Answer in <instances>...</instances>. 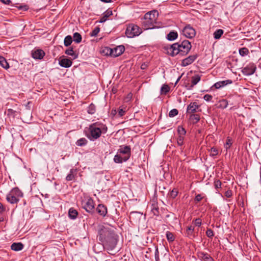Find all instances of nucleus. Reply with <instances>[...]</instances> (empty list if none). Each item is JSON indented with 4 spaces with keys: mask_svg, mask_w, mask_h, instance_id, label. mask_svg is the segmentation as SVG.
Segmentation results:
<instances>
[{
    "mask_svg": "<svg viewBox=\"0 0 261 261\" xmlns=\"http://www.w3.org/2000/svg\"><path fill=\"white\" fill-rule=\"evenodd\" d=\"M126 111V108H119V110L118 111V113L119 116H120V117L123 116L125 114Z\"/></svg>",
    "mask_w": 261,
    "mask_h": 261,
    "instance_id": "8fccbe9b",
    "label": "nucleus"
},
{
    "mask_svg": "<svg viewBox=\"0 0 261 261\" xmlns=\"http://www.w3.org/2000/svg\"><path fill=\"white\" fill-rule=\"evenodd\" d=\"M17 113V112L16 111H14L12 109H8L7 110V116L14 119Z\"/></svg>",
    "mask_w": 261,
    "mask_h": 261,
    "instance_id": "e433bc0d",
    "label": "nucleus"
},
{
    "mask_svg": "<svg viewBox=\"0 0 261 261\" xmlns=\"http://www.w3.org/2000/svg\"><path fill=\"white\" fill-rule=\"evenodd\" d=\"M145 65L142 64L141 67V69H145Z\"/></svg>",
    "mask_w": 261,
    "mask_h": 261,
    "instance_id": "338daca9",
    "label": "nucleus"
},
{
    "mask_svg": "<svg viewBox=\"0 0 261 261\" xmlns=\"http://www.w3.org/2000/svg\"><path fill=\"white\" fill-rule=\"evenodd\" d=\"M199 107L200 106L198 105L197 102H191L187 107V113L191 115L192 114H194L197 112H201L200 109L198 110Z\"/></svg>",
    "mask_w": 261,
    "mask_h": 261,
    "instance_id": "9b49d317",
    "label": "nucleus"
},
{
    "mask_svg": "<svg viewBox=\"0 0 261 261\" xmlns=\"http://www.w3.org/2000/svg\"><path fill=\"white\" fill-rule=\"evenodd\" d=\"M155 261H159V260H160L159 252L158 250V248L156 246L155 247Z\"/></svg>",
    "mask_w": 261,
    "mask_h": 261,
    "instance_id": "864d4df0",
    "label": "nucleus"
},
{
    "mask_svg": "<svg viewBox=\"0 0 261 261\" xmlns=\"http://www.w3.org/2000/svg\"><path fill=\"white\" fill-rule=\"evenodd\" d=\"M99 31L100 28L98 27H97L95 28L90 33V36L91 37H95L97 36Z\"/></svg>",
    "mask_w": 261,
    "mask_h": 261,
    "instance_id": "c03bdc74",
    "label": "nucleus"
},
{
    "mask_svg": "<svg viewBox=\"0 0 261 261\" xmlns=\"http://www.w3.org/2000/svg\"><path fill=\"white\" fill-rule=\"evenodd\" d=\"M124 160V158L122 157L119 154L115 155L114 156V161L116 163H122V162H125Z\"/></svg>",
    "mask_w": 261,
    "mask_h": 261,
    "instance_id": "4c0bfd02",
    "label": "nucleus"
},
{
    "mask_svg": "<svg viewBox=\"0 0 261 261\" xmlns=\"http://www.w3.org/2000/svg\"><path fill=\"white\" fill-rule=\"evenodd\" d=\"M224 31L222 29L217 30L213 34L214 38L215 39H219L223 35Z\"/></svg>",
    "mask_w": 261,
    "mask_h": 261,
    "instance_id": "c756f323",
    "label": "nucleus"
},
{
    "mask_svg": "<svg viewBox=\"0 0 261 261\" xmlns=\"http://www.w3.org/2000/svg\"><path fill=\"white\" fill-rule=\"evenodd\" d=\"M197 54L189 56V57L183 59L181 62V66L185 67L192 64L197 58Z\"/></svg>",
    "mask_w": 261,
    "mask_h": 261,
    "instance_id": "4468645a",
    "label": "nucleus"
},
{
    "mask_svg": "<svg viewBox=\"0 0 261 261\" xmlns=\"http://www.w3.org/2000/svg\"><path fill=\"white\" fill-rule=\"evenodd\" d=\"M177 133L178 136H185L186 134V130L181 126H178L177 127Z\"/></svg>",
    "mask_w": 261,
    "mask_h": 261,
    "instance_id": "ea45409f",
    "label": "nucleus"
},
{
    "mask_svg": "<svg viewBox=\"0 0 261 261\" xmlns=\"http://www.w3.org/2000/svg\"><path fill=\"white\" fill-rule=\"evenodd\" d=\"M239 52V54L242 57H244L245 56H247L249 53L248 49L246 47H242V48H240Z\"/></svg>",
    "mask_w": 261,
    "mask_h": 261,
    "instance_id": "f704fd0d",
    "label": "nucleus"
},
{
    "mask_svg": "<svg viewBox=\"0 0 261 261\" xmlns=\"http://www.w3.org/2000/svg\"><path fill=\"white\" fill-rule=\"evenodd\" d=\"M194 230V226L190 225L187 227L186 230L187 234L188 236L190 237L193 235V231Z\"/></svg>",
    "mask_w": 261,
    "mask_h": 261,
    "instance_id": "37998d69",
    "label": "nucleus"
},
{
    "mask_svg": "<svg viewBox=\"0 0 261 261\" xmlns=\"http://www.w3.org/2000/svg\"><path fill=\"white\" fill-rule=\"evenodd\" d=\"M77 171L76 169H70L69 173L67 175L66 177V180L67 181L74 180Z\"/></svg>",
    "mask_w": 261,
    "mask_h": 261,
    "instance_id": "aec40b11",
    "label": "nucleus"
},
{
    "mask_svg": "<svg viewBox=\"0 0 261 261\" xmlns=\"http://www.w3.org/2000/svg\"><path fill=\"white\" fill-rule=\"evenodd\" d=\"M151 212L153 215L158 216L160 215L159 208L157 203H153L151 205Z\"/></svg>",
    "mask_w": 261,
    "mask_h": 261,
    "instance_id": "393cba45",
    "label": "nucleus"
},
{
    "mask_svg": "<svg viewBox=\"0 0 261 261\" xmlns=\"http://www.w3.org/2000/svg\"><path fill=\"white\" fill-rule=\"evenodd\" d=\"M112 57H116L120 56L123 53L125 50V48L123 45H119L114 48H112Z\"/></svg>",
    "mask_w": 261,
    "mask_h": 261,
    "instance_id": "dca6fc26",
    "label": "nucleus"
},
{
    "mask_svg": "<svg viewBox=\"0 0 261 261\" xmlns=\"http://www.w3.org/2000/svg\"><path fill=\"white\" fill-rule=\"evenodd\" d=\"M158 17V12L156 10L146 13L141 19V25L144 30L153 29L156 28L155 24Z\"/></svg>",
    "mask_w": 261,
    "mask_h": 261,
    "instance_id": "20e7f679",
    "label": "nucleus"
},
{
    "mask_svg": "<svg viewBox=\"0 0 261 261\" xmlns=\"http://www.w3.org/2000/svg\"><path fill=\"white\" fill-rule=\"evenodd\" d=\"M113 14V12H112V11L110 10V9H108L106 11H105L103 13V15L102 16V17L100 18V20L99 21V22L100 23H103L104 22H105L107 19L111 15H112Z\"/></svg>",
    "mask_w": 261,
    "mask_h": 261,
    "instance_id": "4be33fe9",
    "label": "nucleus"
},
{
    "mask_svg": "<svg viewBox=\"0 0 261 261\" xmlns=\"http://www.w3.org/2000/svg\"><path fill=\"white\" fill-rule=\"evenodd\" d=\"M225 196L227 198H230L232 196L231 190H227L225 193Z\"/></svg>",
    "mask_w": 261,
    "mask_h": 261,
    "instance_id": "13d9d810",
    "label": "nucleus"
},
{
    "mask_svg": "<svg viewBox=\"0 0 261 261\" xmlns=\"http://www.w3.org/2000/svg\"><path fill=\"white\" fill-rule=\"evenodd\" d=\"M185 136H178L177 139V143L179 146H182L184 144Z\"/></svg>",
    "mask_w": 261,
    "mask_h": 261,
    "instance_id": "09e8293b",
    "label": "nucleus"
},
{
    "mask_svg": "<svg viewBox=\"0 0 261 261\" xmlns=\"http://www.w3.org/2000/svg\"><path fill=\"white\" fill-rule=\"evenodd\" d=\"M23 247L24 245L21 242L13 243L11 246V249L15 251H20Z\"/></svg>",
    "mask_w": 261,
    "mask_h": 261,
    "instance_id": "412c9836",
    "label": "nucleus"
},
{
    "mask_svg": "<svg viewBox=\"0 0 261 261\" xmlns=\"http://www.w3.org/2000/svg\"><path fill=\"white\" fill-rule=\"evenodd\" d=\"M182 33L184 36L188 38H192L194 37L196 35L195 29L190 25H186L183 29Z\"/></svg>",
    "mask_w": 261,
    "mask_h": 261,
    "instance_id": "9d476101",
    "label": "nucleus"
},
{
    "mask_svg": "<svg viewBox=\"0 0 261 261\" xmlns=\"http://www.w3.org/2000/svg\"><path fill=\"white\" fill-rule=\"evenodd\" d=\"M181 76H182V75H180L179 77H178V78L176 80L177 82H178L179 81V80H180V78L181 77Z\"/></svg>",
    "mask_w": 261,
    "mask_h": 261,
    "instance_id": "69168bd1",
    "label": "nucleus"
},
{
    "mask_svg": "<svg viewBox=\"0 0 261 261\" xmlns=\"http://www.w3.org/2000/svg\"><path fill=\"white\" fill-rule=\"evenodd\" d=\"M178 113V111L176 109L171 110L169 113V116L170 117H173L176 116Z\"/></svg>",
    "mask_w": 261,
    "mask_h": 261,
    "instance_id": "a18cd8bd",
    "label": "nucleus"
},
{
    "mask_svg": "<svg viewBox=\"0 0 261 261\" xmlns=\"http://www.w3.org/2000/svg\"><path fill=\"white\" fill-rule=\"evenodd\" d=\"M232 83V81L231 80H227L225 81H219L216 83L212 87H215L216 89H219L222 88L227 85L231 84Z\"/></svg>",
    "mask_w": 261,
    "mask_h": 261,
    "instance_id": "f3484780",
    "label": "nucleus"
},
{
    "mask_svg": "<svg viewBox=\"0 0 261 261\" xmlns=\"http://www.w3.org/2000/svg\"><path fill=\"white\" fill-rule=\"evenodd\" d=\"M201 79V76L199 74H195L191 77V83H188L186 85V88L188 90H192L194 86L196 85Z\"/></svg>",
    "mask_w": 261,
    "mask_h": 261,
    "instance_id": "f8f14e48",
    "label": "nucleus"
},
{
    "mask_svg": "<svg viewBox=\"0 0 261 261\" xmlns=\"http://www.w3.org/2000/svg\"><path fill=\"white\" fill-rule=\"evenodd\" d=\"M0 65L6 69L9 68L8 63L6 61V59L2 56H0Z\"/></svg>",
    "mask_w": 261,
    "mask_h": 261,
    "instance_id": "c85d7f7f",
    "label": "nucleus"
},
{
    "mask_svg": "<svg viewBox=\"0 0 261 261\" xmlns=\"http://www.w3.org/2000/svg\"><path fill=\"white\" fill-rule=\"evenodd\" d=\"M170 91V87L167 84H164L161 89V94L166 95Z\"/></svg>",
    "mask_w": 261,
    "mask_h": 261,
    "instance_id": "7c9ffc66",
    "label": "nucleus"
},
{
    "mask_svg": "<svg viewBox=\"0 0 261 261\" xmlns=\"http://www.w3.org/2000/svg\"><path fill=\"white\" fill-rule=\"evenodd\" d=\"M102 53L107 56H111L112 57L113 50L112 48L106 47L102 50Z\"/></svg>",
    "mask_w": 261,
    "mask_h": 261,
    "instance_id": "a19ab883",
    "label": "nucleus"
},
{
    "mask_svg": "<svg viewBox=\"0 0 261 261\" xmlns=\"http://www.w3.org/2000/svg\"><path fill=\"white\" fill-rule=\"evenodd\" d=\"M189 120L192 124H196L200 120V115L197 114H192L190 115Z\"/></svg>",
    "mask_w": 261,
    "mask_h": 261,
    "instance_id": "b1692460",
    "label": "nucleus"
},
{
    "mask_svg": "<svg viewBox=\"0 0 261 261\" xmlns=\"http://www.w3.org/2000/svg\"><path fill=\"white\" fill-rule=\"evenodd\" d=\"M206 235L208 238H212L214 235V232L211 229L208 228L206 231Z\"/></svg>",
    "mask_w": 261,
    "mask_h": 261,
    "instance_id": "3c124183",
    "label": "nucleus"
},
{
    "mask_svg": "<svg viewBox=\"0 0 261 261\" xmlns=\"http://www.w3.org/2000/svg\"><path fill=\"white\" fill-rule=\"evenodd\" d=\"M65 53L67 55L73 57V59H76L78 56L77 54L74 52L72 47H70L66 49Z\"/></svg>",
    "mask_w": 261,
    "mask_h": 261,
    "instance_id": "cd10ccee",
    "label": "nucleus"
},
{
    "mask_svg": "<svg viewBox=\"0 0 261 261\" xmlns=\"http://www.w3.org/2000/svg\"><path fill=\"white\" fill-rule=\"evenodd\" d=\"M118 153L125 154L124 161H127L131 155V148L129 146L121 145L118 150Z\"/></svg>",
    "mask_w": 261,
    "mask_h": 261,
    "instance_id": "6e6552de",
    "label": "nucleus"
},
{
    "mask_svg": "<svg viewBox=\"0 0 261 261\" xmlns=\"http://www.w3.org/2000/svg\"><path fill=\"white\" fill-rule=\"evenodd\" d=\"M140 28L136 25H129L125 31V35L128 38H133L140 34Z\"/></svg>",
    "mask_w": 261,
    "mask_h": 261,
    "instance_id": "423d86ee",
    "label": "nucleus"
},
{
    "mask_svg": "<svg viewBox=\"0 0 261 261\" xmlns=\"http://www.w3.org/2000/svg\"><path fill=\"white\" fill-rule=\"evenodd\" d=\"M210 155L211 156H216L218 153V149L215 147H212L210 149Z\"/></svg>",
    "mask_w": 261,
    "mask_h": 261,
    "instance_id": "49530a36",
    "label": "nucleus"
},
{
    "mask_svg": "<svg viewBox=\"0 0 261 261\" xmlns=\"http://www.w3.org/2000/svg\"><path fill=\"white\" fill-rule=\"evenodd\" d=\"M96 112V107L93 103H91L87 108V112L88 114L92 115Z\"/></svg>",
    "mask_w": 261,
    "mask_h": 261,
    "instance_id": "473e14b6",
    "label": "nucleus"
},
{
    "mask_svg": "<svg viewBox=\"0 0 261 261\" xmlns=\"http://www.w3.org/2000/svg\"><path fill=\"white\" fill-rule=\"evenodd\" d=\"M203 99L207 101H210L213 99V96L210 94H205L204 97Z\"/></svg>",
    "mask_w": 261,
    "mask_h": 261,
    "instance_id": "603ef678",
    "label": "nucleus"
},
{
    "mask_svg": "<svg viewBox=\"0 0 261 261\" xmlns=\"http://www.w3.org/2000/svg\"><path fill=\"white\" fill-rule=\"evenodd\" d=\"M170 217V215H166V217H167V218H168V217Z\"/></svg>",
    "mask_w": 261,
    "mask_h": 261,
    "instance_id": "774afa93",
    "label": "nucleus"
},
{
    "mask_svg": "<svg viewBox=\"0 0 261 261\" xmlns=\"http://www.w3.org/2000/svg\"><path fill=\"white\" fill-rule=\"evenodd\" d=\"M87 128L86 135L91 141L97 140L102 134H106L108 130L107 125L100 121H97L90 124Z\"/></svg>",
    "mask_w": 261,
    "mask_h": 261,
    "instance_id": "7ed1b4c3",
    "label": "nucleus"
},
{
    "mask_svg": "<svg viewBox=\"0 0 261 261\" xmlns=\"http://www.w3.org/2000/svg\"><path fill=\"white\" fill-rule=\"evenodd\" d=\"M82 207L86 212L92 214L94 212V202L91 198H89L85 202H82Z\"/></svg>",
    "mask_w": 261,
    "mask_h": 261,
    "instance_id": "0eeeda50",
    "label": "nucleus"
},
{
    "mask_svg": "<svg viewBox=\"0 0 261 261\" xmlns=\"http://www.w3.org/2000/svg\"><path fill=\"white\" fill-rule=\"evenodd\" d=\"M203 199V197L201 196V194H197L194 199L195 201L196 202H199Z\"/></svg>",
    "mask_w": 261,
    "mask_h": 261,
    "instance_id": "4d7b16f0",
    "label": "nucleus"
},
{
    "mask_svg": "<svg viewBox=\"0 0 261 261\" xmlns=\"http://www.w3.org/2000/svg\"><path fill=\"white\" fill-rule=\"evenodd\" d=\"M97 213L102 217H105L107 214V207L102 204H99L96 207Z\"/></svg>",
    "mask_w": 261,
    "mask_h": 261,
    "instance_id": "a211bd4d",
    "label": "nucleus"
},
{
    "mask_svg": "<svg viewBox=\"0 0 261 261\" xmlns=\"http://www.w3.org/2000/svg\"><path fill=\"white\" fill-rule=\"evenodd\" d=\"M45 56L44 51L41 49H37L32 51V56L35 59H41Z\"/></svg>",
    "mask_w": 261,
    "mask_h": 261,
    "instance_id": "2eb2a0df",
    "label": "nucleus"
},
{
    "mask_svg": "<svg viewBox=\"0 0 261 261\" xmlns=\"http://www.w3.org/2000/svg\"><path fill=\"white\" fill-rule=\"evenodd\" d=\"M18 9L19 10H23L24 11H27L29 9V7L27 5H24V6H20L18 7Z\"/></svg>",
    "mask_w": 261,
    "mask_h": 261,
    "instance_id": "bf43d9fd",
    "label": "nucleus"
},
{
    "mask_svg": "<svg viewBox=\"0 0 261 261\" xmlns=\"http://www.w3.org/2000/svg\"><path fill=\"white\" fill-rule=\"evenodd\" d=\"M72 42V37L70 35L67 36L64 41V45L65 46H69Z\"/></svg>",
    "mask_w": 261,
    "mask_h": 261,
    "instance_id": "c9c22d12",
    "label": "nucleus"
},
{
    "mask_svg": "<svg viewBox=\"0 0 261 261\" xmlns=\"http://www.w3.org/2000/svg\"><path fill=\"white\" fill-rule=\"evenodd\" d=\"M166 236L167 240L169 242H172L174 241V239H175L173 233H172L171 232L169 231H167L166 233Z\"/></svg>",
    "mask_w": 261,
    "mask_h": 261,
    "instance_id": "58836bf2",
    "label": "nucleus"
},
{
    "mask_svg": "<svg viewBox=\"0 0 261 261\" xmlns=\"http://www.w3.org/2000/svg\"><path fill=\"white\" fill-rule=\"evenodd\" d=\"M23 193L17 187L13 188L7 195L6 200L11 204L17 203L19 198L22 197Z\"/></svg>",
    "mask_w": 261,
    "mask_h": 261,
    "instance_id": "39448f33",
    "label": "nucleus"
},
{
    "mask_svg": "<svg viewBox=\"0 0 261 261\" xmlns=\"http://www.w3.org/2000/svg\"><path fill=\"white\" fill-rule=\"evenodd\" d=\"M191 47V42L188 40H184L172 45L165 46L164 47V49L168 55L172 57L178 55L185 56L189 53Z\"/></svg>",
    "mask_w": 261,
    "mask_h": 261,
    "instance_id": "f03ea898",
    "label": "nucleus"
},
{
    "mask_svg": "<svg viewBox=\"0 0 261 261\" xmlns=\"http://www.w3.org/2000/svg\"><path fill=\"white\" fill-rule=\"evenodd\" d=\"M228 105V100H226V99H222L219 100L218 102V108L224 109L227 108Z\"/></svg>",
    "mask_w": 261,
    "mask_h": 261,
    "instance_id": "bb28decb",
    "label": "nucleus"
},
{
    "mask_svg": "<svg viewBox=\"0 0 261 261\" xmlns=\"http://www.w3.org/2000/svg\"><path fill=\"white\" fill-rule=\"evenodd\" d=\"M0 1L6 5H10L12 3L10 0H0Z\"/></svg>",
    "mask_w": 261,
    "mask_h": 261,
    "instance_id": "680f3d73",
    "label": "nucleus"
},
{
    "mask_svg": "<svg viewBox=\"0 0 261 261\" xmlns=\"http://www.w3.org/2000/svg\"><path fill=\"white\" fill-rule=\"evenodd\" d=\"M73 41L77 43H80L82 39L81 35L77 32L73 34Z\"/></svg>",
    "mask_w": 261,
    "mask_h": 261,
    "instance_id": "72a5a7b5",
    "label": "nucleus"
},
{
    "mask_svg": "<svg viewBox=\"0 0 261 261\" xmlns=\"http://www.w3.org/2000/svg\"><path fill=\"white\" fill-rule=\"evenodd\" d=\"M195 225L196 226H200L201 225V220L200 218H197L194 221Z\"/></svg>",
    "mask_w": 261,
    "mask_h": 261,
    "instance_id": "6e6d98bb",
    "label": "nucleus"
},
{
    "mask_svg": "<svg viewBox=\"0 0 261 261\" xmlns=\"http://www.w3.org/2000/svg\"><path fill=\"white\" fill-rule=\"evenodd\" d=\"M178 193V190L176 188H174L171 191H170L169 195L171 198L174 199L177 195Z\"/></svg>",
    "mask_w": 261,
    "mask_h": 261,
    "instance_id": "79ce46f5",
    "label": "nucleus"
},
{
    "mask_svg": "<svg viewBox=\"0 0 261 261\" xmlns=\"http://www.w3.org/2000/svg\"><path fill=\"white\" fill-rule=\"evenodd\" d=\"M232 140L229 137H227L226 142L224 145V147L226 150L230 148L231 145H232Z\"/></svg>",
    "mask_w": 261,
    "mask_h": 261,
    "instance_id": "de8ad7c7",
    "label": "nucleus"
},
{
    "mask_svg": "<svg viewBox=\"0 0 261 261\" xmlns=\"http://www.w3.org/2000/svg\"><path fill=\"white\" fill-rule=\"evenodd\" d=\"M178 37V33L177 32L172 31L167 35L166 38L169 41H174Z\"/></svg>",
    "mask_w": 261,
    "mask_h": 261,
    "instance_id": "5701e85b",
    "label": "nucleus"
},
{
    "mask_svg": "<svg viewBox=\"0 0 261 261\" xmlns=\"http://www.w3.org/2000/svg\"><path fill=\"white\" fill-rule=\"evenodd\" d=\"M198 258L202 261H215L214 258L207 253L199 251L197 253Z\"/></svg>",
    "mask_w": 261,
    "mask_h": 261,
    "instance_id": "ddd939ff",
    "label": "nucleus"
},
{
    "mask_svg": "<svg viewBox=\"0 0 261 261\" xmlns=\"http://www.w3.org/2000/svg\"><path fill=\"white\" fill-rule=\"evenodd\" d=\"M117 113V111H116V110H112V112H111V114L113 115H115Z\"/></svg>",
    "mask_w": 261,
    "mask_h": 261,
    "instance_id": "e2e57ef3",
    "label": "nucleus"
},
{
    "mask_svg": "<svg viewBox=\"0 0 261 261\" xmlns=\"http://www.w3.org/2000/svg\"><path fill=\"white\" fill-rule=\"evenodd\" d=\"M6 210L5 207L3 205V204L0 202V213L2 214Z\"/></svg>",
    "mask_w": 261,
    "mask_h": 261,
    "instance_id": "052dcab7",
    "label": "nucleus"
},
{
    "mask_svg": "<svg viewBox=\"0 0 261 261\" xmlns=\"http://www.w3.org/2000/svg\"><path fill=\"white\" fill-rule=\"evenodd\" d=\"M88 143V141L85 138H81L77 140L75 144L78 146H83L86 145Z\"/></svg>",
    "mask_w": 261,
    "mask_h": 261,
    "instance_id": "2f4dec72",
    "label": "nucleus"
},
{
    "mask_svg": "<svg viewBox=\"0 0 261 261\" xmlns=\"http://www.w3.org/2000/svg\"><path fill=\"white\" fill-rule=\"evenodd\" d=\"M78 215V212L73 208H70L68 211L69 217L71 219H75Z\"/></svg>",
    "mask_w": 261,
    "mask_h": 261,
    "instance_id": "a878e982",
    "label": "nucleus"
},
{
    "mask_svg": "<svg viewBox=\"0 0 261 261\" xmlns=\"http://www.w3.org/2000/svg\"><path fill=\"white\" fill-rule=\"evenodd\" d=\"M100 1L106 3H111L112 2V0H100Z\"/></svg>",
    "mask_w": 261,
    "mask_h": 261,
    "instance_id": "0e129e2a",
    "label": "nucleus"
},
{
    "mask_svg": "<svg viewBox=\"0 0 261 261\" xmlns=\"http://www.w3.org/2000/svg\"><path fill=\"white\" fill-rule=\"evenodd\" d=\"M59 65L65 68L70 67L72 64V60L68 58H64L59 60Z\"/></svg>",
    "mask_w": 261,
    "mask_h": 261,
    "instance_id": "6ab92c4d",
    "label": "nucleus"
},
{
    "mask_svg": "<svg viewBox=\"0 0 261 261\" xmlns=\"http://www.w3.org/2000/svg\"><path fill=\"white\" fill-rule=\"evenodd\" d=\"M221 184V182L219 180H217L214 182V186L216 189L220 188Z\"/></svg>",
    "mask_w": 261,
    "mask_h": 261,
    "instance_id": "5fc2aeb1",
    "label": "nucleus"
},
{
    "mask_svg": "<svg viewBox=\"0 0 261 261\" xmlns=\"http://www.w3.org/2000/svg\"><path fill=\"white\" fill-rule=\"evenodd\" d=\"M99 240L104 249L108 250L110 254H113V251L116 246L118 241V236L114 229L109 227H103L99 231Z\"/></svg>",
    "mask_w": 261,
    "mask_h": 261,
    "instance_id": "f257e3e1",
    "label": "nucleus"
},
{
    "mask_svg": "<svg viewBox=\"0 0 261 261\" xmlns=\"http://www.w3.org/2000/svg\"><path fill=\"white\" fill-rule=\"evenodd\" d=\"M256 69V65L254 63H250L242 69L241 72L244 75L248 76L254 74Z\"/></svg>",
    "mask_w": 261,
    "mask_h": 261,
    "instance_id": "1a4fd4ad",
    "label": "nucleus"
}]
</instances>
